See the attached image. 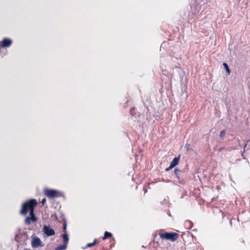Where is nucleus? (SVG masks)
Returning a JSON list of instances; mask_svg holds the SVG:
<instances>
[{
  "label": "nucleus",
  "instance_id": "nucleus-11",
  "mask_svg": "<svg viewBox=\"0 0 250 250\" xmlns=\"http://www.w3.org/2000/svg\"><path fill=\"white\" fill-rule=\"evenodd\" d=\"M67 248V245L66 244H63V245H60L57 247L55 249V250H63L66 249Z\"/></svg>",
  "mask_w": 250,
  "mask_h": 250
},
{
  "label": "nucleus",
  "instance_id": "nucleus-13",
  "mask_svg": "<svg viewBox=\"0 0 250 250\" xmlns=\"http://www.w3.org/2000/svg\"><path fill=\"white\" fill-rule=\"evenodd\" d=\"M223 65H224V67H225V69L226 70V71H227V73H228L229 74H230V70H229V66H228V64H227L226 63H223Z\"/></svg>",
  "mask_w": 250,
  "mask_h": 250
},
{
  "label": "nucleus",
  "instance_id": "nucleus-9",
  "mask_svg": "<svg viewBox=\"0 0 250 250\" xmlns=\"http://www.w3.org/2000/svg\"><path fill=\"white\" fill-rule=\"evenodd\" d=\"M62 237L63 238L64 244H66L67 245V244L69 241L68 235L66 233L63 234L62 235Z\"/></svg>",
  "mask_w": 250,
  "mask_h": 250
},
{
  "label": "nucleus",
  "instance_id": "nucleus-1",
  "mask_svg": "<svg viewBox=\"0 0 250 250\" xmlns=\"http://www.w3.org/2000/svg\"><path fill=\"white\" fill-rule=\"evenodd\" d=\"M37 205L35 199H31L24 203L20 211L21 214L25 215L29 211L30 217L35 216L34 214V207Z\"/></svg>",
  "mask_w": 250,
  "mask_h": 250
},
{
  "label": "nucleus",
  "instance_id": "nucleus-6",
  "mask_svg": "<svg viewBox=\"0 0 250 250\" xmlns=\"http://www.w3.org/2000/svg\"><path fill=\"white\" fill-rule=\"evenodd\" d=\"M181 155H179L177 157H175L174 158V159L172 160V161L170 163V165L169 167L166 168L165 169L166 171H168L171 168L175 167L176 165H177L179 163Z\"/></svg>",
  "mask_w": 250,
  "mask_h": 250
},
{
  "label": "nucleus",
  "instance_id": "nucleus-19",
  "mask_svg": "<svg viewBox=\"0 0 250 250\" xmlns=\"http://www.w3.org/2000/svg\"><path fill=\"white\" fill-rule=\"evenodd\" d=\"M46 201V199L44 198L43 199H42L41 203L43 205L45 203Z\"/></svg>",
  "mask_w": 250,
  "mask_h": 250
},
{
  "label": "nucleus",
  "instance_id": "nucleus-3",
  "mask_svg": "<svg viewBox=\"0 0 250 250\" xmlns=\"http://www.w3.org/2000/svg\"><path fill=\"white\" fill-rule=\"evenodd\" d=\"M159 235L160 238L169 240L172 242L175 241L179 237L178 234L175 232H165L160 233Z\"/></svg>",
  "mask_w": 250,
  "mask_h": 250
},
{
  "label": "nucleus",
  "instance_id": "nucleus-12",
  "mask_svg": "<svg viewBox=\"0 0 250 250\" xmlns=\"http://www.w3.org/2000/svg\"><path fill=\"white\" fill-rule=\"evenodd\" d=\"M97 242V239H95L93 243L87 244L85 247L83 248V249H85L87 248H90L94 246Z\"/></svg>",
  "mask_w": 250,
  "mask_h": 250
},
{
  "label": "nucleus",
  "instance_id": "nucleus-7",
  "mask_svg": "<svg viewBox=\"0 0 250 250\" xmlns=\"http://www.w3.org/2000/svg\"><path fill=\"white\" fill-rule=\"evenodd\" d=\"M37 219H38L36 216H28L25 219L24 223L26 225H30L32 223L36 222L37 221Z\"/></svg>",
  "mask_w": 250,
  "mask_h": 250
},
{
  "label": "nucleus",
  "instance_id": "nucleus-18",
  "mask_svg": "<svg viewBox=\"0 0 250 250\" xmlns=\"http://www.w3.org/2000/svg\"><path fill=\"white\" fill-rule=\"evenodd\" d=\"M66 227H67V224H66V223L65 222L64 225H63V229L65 230L64 232H66Z\"/></svg>",
  "mask_w": 250,
  "mask_h": 250
},
{
  "label": "nucleus",
  "instance_id": "nucleus-8",
  "mask_svg": "<svg viewBox=\"0 0 250 250\" xmlns=\"http://www.w3.org/2000/svg\"><path fill=\"white\" fill-rule=\"evenodd\" d=\"M11 43H12V41L10 40L7 39H4L2 41V47H9V46H10Z\"/></svg>",
  "mask_w": 250,
  "mask_h": 250
},
{
  "label": "nucleus",
  "instance_id": "nucleus-5",
  "mask_svg": "<svg viewBox=\"0 0 250 250\" xmlns=\"http://www.w3.org/2000/svg\"><path fill=\"white\" fill-rule=\"evenodd\" d=\"M43 232L47 236H50L55 234V231L51 229L49 226L44 225L43 228Z\"/></svg>",
  "mask_w": 250,
  "mask_h": 250
},
{
  "label": "nucleus",
  "instance_id": "nucleus-21",
  "mask_svg": "<svg viewBox=\"0 0 250 250\" xmlns=\"http://www.w3.org/2000/svg\"><path fill=\"white\" fill-rule=\"evenodd\" d=\"M144 190H145V192H146V190L145 188H144Z\"/></svg>",
  "mask_w": 250,
  "mask_h": 250
},
{
  "label": "nucleus",
  "instance_id": "nucleus-10",
  "mask_svg": "<svg viewBox=\"0 0 250 250\" xmlns=\"http://www.w3.org/2000/svg\"><path fill=\"white\" fill-rule=\"evenodd\" d=\"M112 236V234L111 233L109 232L108 231H105L104 234V236L103 237V239L105 240L108 238L111 237Z\"/></svg>",
  "mask_w": 250,
  "mask_h": 250
},
{
  "label": "nucleus",
  "instance_id": "nucleus-16",
  "mask_svg": "<svg viewBox=\"0 0 250 250\" xmlns=\"http://www.w3.org/2000/svg\"><path fill=\"white\" fill-rule=\"evenodd\" d=\"M190 224V226L188 227V229H190L192 228V225H193V224L191 222H190V221L189 220H187L186 222H185V224Z\"/></svg>",
  "mask_w": 250,
  "mask_h": 250
},
{
  "label": "nucleus",
  "instance_id": "nucleus-17",
  "mask_svg": "<svg viewBox=\"0 0 250 250\" xmlns=\"http://www.w3.org/2000/svg\"><path fill=\"white\" fill-rule=\"evenodd\" d=\"M15 240L16 241H17L18 242H19V237L18 234L16 235L15 237Z\"/></svg>",
  "mask_w": 250,
  "mask_h": 250
},
{
  "label": "nucleus",
  "instance_id": "nucleus-14",
  "mask_svg": "<svg viewBox=\"0 0 250 250\" xmlns=\"http://www.w3.org/2000/svg\"><path fill=\"white\" fill-rule=\"evenodd\" d=\"M226 132L225 130H223L220 133V138H223L225 136Z\"/></svg>",
  "mask_w": 250,
  "mask_h": 250
},
{
  "label": "nucleus",
  "instance_id": "nucleus-20",
  "mask_svg": "<svg viewBox=\"0 0 250 250\" xmlns=\"http://www.w3.org/2000/svg\"><path fill=\"white\" fill-rule=\"evenodd\" d=\"M180 171L179 169H177V168H175L174 169V172H179Z\"/></svg>",
  "mask_w": 250,
  "mask_h": 250
},
{
  "label": "nucleus",
  "instance_id": "nucleus-4",
  "mask_svg": "<svg viewBox=\"0 0 250 250\" xmlns=\"http://www.w3.org/2000/svg\"><path fill=\"white\" fill-rule=\"evenodd\" d=\"M31 246L33 248H37L39 247H42L44 246L42 242L37 236H34L32 237L31 241Z\"/></svg>",
  "mask_w": 250,
  "mask_h": 250
},
{
  "label": "nucleus",
  "instance_id": "nucleus-2",
  "mask_svg": "<svg viewBox=\"0 0 250 250\" xmlns=\"http://www.w3.org/2000/svg\"><path fill=\"white\" fill-rule=\"evenodd\" d=\"M44 193L49 198H55L62 196L61 192L55 189H45Z\"/></svg>",
  "mask_w": 250,
  "mask_h": 250
},
{
  "label": "nucleus",
  "instance_id": "nucleus-15",
  "mask_svg": "<svg viewBox=\"0 0 250 250\" xmlns=\"http://www.w3.org/2000/svg\"><path fill=\"white\" fill-rule=\"evenodd\" d=\"M185 147L186 148L187 151H189V150H191L190 146L188 144H186Z\"/></svg>",
  "mask_w": 250,
  "mask_h": 250
}]
</instances>
